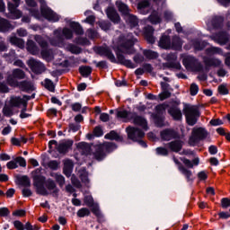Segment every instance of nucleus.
Here are the masks:
<instances>
[{"label": "nucleus", "instance_id": "nucleus-34", "mask_svg": "<svg viewBox=\"0 0 230 230\" xmlns=\"http://www.w3.org/2000/svg\"><path fill=\"white\" fill-rule=\"evenodd\" d=\"M27 51H29L31 55H39L40 49H39V47L37 44H35V41L30 40L27 41Z\"/></svg>", "mask_w": 230, "mask_h": 230}, {"label": "nucleus", "instance_id": "nucleus-9", "mask_svg": "<svg viewBox=\"0 0 230 230\" xmlns=\"http://www.w3.org/2000/svg\"><path fill=\"white\" fill-rule=\"evenodd\" d=\"M34 40L39 44V46L41 48V57L42 58L48 59L50 57L49 53V43H48V40L41 35H36L34 37Z\"/></svg>", "mask_w": 230, "mask_h": 230}, {"label": "nucleus", "instance_id": "nucleus-39", "mask_svg": "<svg viewBox=\"0 0 230 230\" xmlns=\"http://www.w3.org/2000/svg\"><path fill=\"white\" fill-rule=\"evenodd\" d=\"M79 74L83 78H88L93 74V67L90 66H82L79 67Z\"/></svg>", "mask_w": 230, "mask_h": 230}, {"label": "nucleus", "instance_id": "nucleus-5", "mask_svg": "<svg viewBox=\"0 0 230 230\" xmlns=\"http://www.w3.org/2000/svg\"><path fill=\"white\" fill-rule=\"evenodd\" d=\"M208 136H209V133L206 128H193L191 136L189 137L190 146H195V145H198V143H200V141L207 139Z\"/></svg>", "mask_w": 230, "mask_h": 230}, {"label": "nucleus", "instance_id": "nucleus-23", "mask_svg": "<svg viewBox=\"0 0 230 230\" xmlns=\"http://www.w3.org/2000/svg\"><path fill=\"white\" fill-rule=\"evenodd\" d=\"M166 109H168V114L173 118V101L158 104L155 107V111L158 112V114L159 112H163V111H166Z\"/></svg>", "mask_w": 230, "mask_h": 230}, {"label": "nucleus", "instance_id": "nucleus-43", "mask_svg": "<svg viewBox=\"0 0 230 230\" xmlns=\"http://www.w3.org/2000/svg\"><path fill=\"white\" fill-rule=\"evenodd\" d=\"M164 60L166 62L164 63V67H167L168 69L173 68V53L165 55Z\"/></svg>", "mask_w": 230, "mask_h": 230}, {"label": "nucleus", "instance_id": "nucleus-24", "mask_svg": "<svg viewBox=\"0 0 230 230\" xmlns=\"http://www.w3.org/2000/svg\"><path fill=\"white\" fill-rule=\"evenodd\" d=\"M106 15L110 19V21H111V22H114L115 24H118L121 21L118 11H116L114 7H108L106 10Z\"/></svg>", "mask_w": 230, "mask_h": 230}, {"label": "nucleus", "instance_id": "nucleus-56", "mask_svg": "<svg viewBox=\"0 0 230 230\" xmlns=\"http://www.w3.org/2000/svg\"><path fill=\"white\" fill-rule=\"evenodd\" d=\"M207 51L211 55H220L222 53V49L218 47H210L207 49Z\"/></svg>", "mask_w": 230, "mask_h": 230}, {"label": "nucleus", "instance_id": "nucleus-58", "mask_svg": "<svg viewBox=\"0 0 230 230\" xmlns=\"http://www.w3.org/2000/svg\"><path fill=\"white\" fill-rule=\"evenodd\" d=\"M190 96H197L199 94V84L192 83L190 89Z\"/></svg>", "mask_w": 230, "mask_h": 230}, {"label": "nucleus", "instance_id": "nucleus-6", "mask_svg": "<svg viewBox=\"0 0 230 230\" xmlns=\"http://www.w3.org/2000/svg\"><path fill=\"white\" fill-rule=\"evenodd\" d=\"M32 179L33 185L35 186L37 192L40 193V195H48V190L44 187V185L46 184V176L42 175V172H40V169H36L34 171Z\"/></svg>", "mask_w": 230, "mask_h": 230}, {"label": "nucleus", "instance_id": "nucleus-4", "mask_svg": "<svg viewBox=\"0 0 230 230\" xmlns=\"http://www.w3.org/2000/svg\"><path fill=\"white\" fill-rule=\"evenodd\" d=\"M181 62L187 71L191 73H202L204 71V65L193 55L184 56Z\"/></svg>", "mask_w": 230, "mask_h": 230}, {"label": "nucleus", "instance_id": "nucleus-32", "mask_svg": "<svg viewBox=\"0 0 230 230\" xmlns=\"http://www.w3.org/2000/svg\"><path fill=\"white\" fill-rule=\"evenodd\" d=\"M12 30H13V26L12 25L10 21L4 18H0V31L5 33V31H10Z\"/></svg>", "mask_w": 230, "mask_h": 230}, {"label": "nucleus", "instance_id": "nucleus-62", "mask_svg": "<svg viewBox=\"0 0 230 230\" xmlns=\"http://www.w3.org/2000/svg\"><path fill=\"white\" fill-rule=\"evenodd\" d=\"M59 163L57 160H51L48 163V167L50 170H58Z\"/></svg>", "mask_w": 230, "mask_h": 230}, {"label": "nucleus", "instance_id": "nucleus-36", "mask_svg": "<svg viewBox=\"0 0 230 230\" xmlns=\"http://www.w3.org/2000/svg\"><path fill=\"white\" fill-rule=\"evenodd\" d=\"M106 139H110L111 141H118L119 143H122L123 137L119 136L118 132L111 130L108 134L104 136Z\"/></svg>", "mask_w": 230, "mask_h": 230}, {"label": "nucleus", "instance_id": "nucleus-38", "mask_svg": "<svg viewBox=\"0 0 230 230\" xmlns=\"http://www.w3.org/2000/svg\"><path fill=\"white\" fill-rule=\"evenodd\" d=\"M69 26L75 35H84V28L78 22H71Z\"/></svg>", "mask_w": 230, "mask_h": 230}, {"label": "nucleus", "instance_id": "nucleus-40", "mask_svg": "<svg viewBox=\"0 0 230 230\" xmlns=\"http://www.w3.org/2000/svg\"><path fill=\"white\" fill-rule=\"evenodd\" d=\"M116 4L118 6L119 12H120V13H122V15H124V17L130 13V9L128 8V5H127L125 3L121 2V1H118L116 3Z\"/></svg>", "mask_w": 230, "mask_h": 230}, {"label": "nucleus", "instance_id": "nucleus-13", "mask_svg": "<svg viewBox=\"0 0 230 230\" xmlns=\"http://www.w3.org/2000/svg\"><path fill=\"white\" fill-rule=\"evenodd\" d=\"M173 152L175 154H182L183 155H188V151L184 149L182 150V146H184V141L179 139V133H177V131H173Z\"/></svg>", "mask_w": 230, "mask_h": 230}, {"label": "nucleus", "instance_id": "nucleus-20", "mask_svg": "<svg viewBox=\"0 0 230 230\" xmlns=\"http://www.w3.org/2000/svg\"><path fill=\"white\" fill-rule=\"evenodd\" d=\"M215 40L219 46H226L229 43V33L226 31H220L216 34Z\"/></svg>", "mask_w": 230, "mask_h": 230}, {"label": "nucleus", "instance_id": "nucleus-12", "mask_svg": "<svg viewBox=\"0 0 230 230\" xmlns=\"http://www.w3.org/2000/svg\"><path fill=\"white\" fill-rule=\"evenodd\" d=\"M28 66L34 75H42L46 71V66L34 58L29 59Z\"/></svg>", "mask_w": 230, "mask_h": 230}, {"label": "nucleus", "instance_id": "nucleus-59", "mask_svg": "<svg viewBox=\"0 0 230 230\" xmlns=\"http://www.w3.org/2000/svg\"><path fill=\"white\" fill-rule=\"evenodd\" d=\"M84 202L88 208H93V206H94V199L92 198V196H85Z\"/></svg>", "mask_w": 230, "mask_h": 230}, {"label": "nucleus", "instance_id": "nucleus-14", "mask_svg": "<svg viewBox=\"0 0 230 230\" xmlns=\"http://www.w3.org/2000/svg\"><path fill=\"white\" fill-rule=\"evenodd\" d=\"M40 13L42 17L47 19V21H51L52 22H58L60 21L58 14L49 8L42 7Z\"/></svg>", "mask_w": 230, "mask_h": 230}, {"label": "nucleus", "instance_id": "nucleus-2", "mask_svg": "<svg viewBox=\"0 0 230 230\" xmlns=\"http://www.w3.org/2000/svg\"><path fill=\"white\" fill-rule=\"evenodd\" d=\"M183 114L187 125H189V127H195L199 121V118H200V110L198 105L184 103Z\"/></svg>", "mask_w": 230, "mask_h": 230}, {"label": "nucleus", "instance_id": "nucleus-30", "mask_svg": "<svg viewBox=\"0 0 230 230\" xmlns=\"http://www.w3.org/2000/svg\"><path fill=\"white\" fill-rule=\"evenodd\" d=\"M165 146L166 147H157L155 149L157 155L166 156L168 155V150L170 152H173V141H171Z\"/></svg>", "mask_w": 230, "mask_h": 230}, {"label": "nucleus", "instance_id": "nucleus-47", "mask_svg": "<svg viewBox=\"0 0 230 230\" xmlns=\"http://www.w3.org/2000/svg\"><path fill=\"white\" fill-rule=\"evenodd\" d=\"M18 181L23 188H30L31 186V181H30V178L26 175L20 177Z\"/></svg>", "mask_w": 230, "mask_h": 230}, {"label": "nucleus", "instance_id": "nucleus-27", "mask_svg": "<svg viewBox=\"0 0 230 230\" xmlns=\"http://www.w3.org/2000/svg\"><path fill=\"white\" fill-rule=\"evenodd\" d=\"M131 119H133V123L137 127H142L144 130H146V128H148V122H146V119H145L143 116L133 115L131 117Z\"/></svg>", "mask_w": 230, "mask_h": 230}, {"label": "nucleus", "instance_id": "nucleus-57", "mask_svg": "<svg viewBox=\"0 0 230 230\" xmlns=\"http://www.w3.org/2000/svg\"><path fill=\"white\" fill-rule=\"evenodd\" d=\"M111 22L102 21L99 22V27L102 29L104 31H109L111 30Z\"/></svg>", "mask_w": 230, "mask_h": 230}, {"label": "nucleus", "instance_id": "nucleus-7", "mask_svg": "<svg viewBox=\"0 0 230 230\" xmlns=\"http://www.w3.org/2000/svg\"><path fill=\"white\" fill-rule=\"evenodd\" d=\"M26 78V72L21 68H14L11 75L7 76V84L10 87L19 84L17 80H24Z\"/></svg>", "mask_w": 230, "mask_h": 230}, {"label": "nucleus", "instance_id": "nucleus-17", "mask_svg": "<svg viewBox=\"0 0 230 230\" xmlns=\"http://www.w3.org/2000/svg\"><path fill=\"white\" fill-rule=\"evenodd\" d=\"M173 161L175 164H178V169L179 171L182 173V175L185 176V179L187 180V182H193L194 179L193 177V172H191L190 170L186 169L184 165L177 160V158H173Z\"/></svg>", "mask_w": 230, "mask_h": 230}, {"label": "nucleus", "instance_id": "nucleus-25", "mask_svg": "<svg viewBox=\"0 0 230 230\" xmlns=\"http://www.w3.org/2000/svg\"><path fill=\"white\" fill-rule=\"evenodd\" d=\"M77 150L81 154V155H91L93 154V149L91 148V145L86 142H79L77 144Z\"/></svg>", "mask_w": 230, "mask_h": 230}, {"label": "nucleus", "instance_id": "nucleus-1", "mask_svg": "<svg viewBox=\"0 0 230 230\" xmlns=\"http://www.w3.org/2000/svg\"><path fill=\"white\" fill-rule=\"evenodd\" d=\"M136 42H137V39L134 37L132 32L121 34L117 40V59L112 53V49L109 47H99L98 53L101 57H106L112 64H120V66H125L128 69H136V65L132 63L130 59L125 58V56L122 54L134 55L136 52V50H134Z\"/></svg>", "mask_w": 230, "mask_h": 230}, {"label": "nucleus", "instance_id": "nucleus-11", "mask_svg": "<svg viewBox=\"0 0 230 230\" xmlns=\"http://www.w3.org/2000/svg\"><path fill=\"white\" fill-rule=\"evenodd\" d=\"M13 3L8 2L7 8L9 10V13H11V17L13 19H21L22 17V12L18 10L19 4H21V0H13Z\"/></svg>", "mask_w": 230, "mask_h": 230}, {"label": "nucleus", "instance_id": "nucleus-41", "mask_svg": "<svg viewBox=\"0 0 230 230\" xmlns=\"http://www.w3.org/2000/svg\"><path fill=\"white\" fill-rule=\"evenodd\" d=\"M50 177L55 179L59 188H64V184H66V178L62 174H59L58 172H51Z\"/></svg>", "mask_w": 230, "mask_h": 230}, {"label": "nucleus", "instance_id": "nucleus-22", "mask_svg": "<svg viewBox=\"0 0 230 230\" xmlns=\"http://www.w3.org/2000/svg\"><path fill=\"white\" fill-rule=\"evenodd\" d=\"M13 87H19L21 91L23 93H31L35 91V87L33 86V83L31 81L23 80L18 83V84H14Z\"/></svg>", "mask_w": 230, "mask_h": 230}, {"label": "nucleus", "instance_id": "nucleus-42", "mask_svg": "<svg viewBox=\"0 0 230 230\" xmlns=\"http://www.w3.org/2000/svg\"><path fill=\"white\" fill-rule=\"evenodd\" d=\"M160 136L163 141H170L171 139H173V129H164L161 131Z\"/></svg>", "mask_w": 230, "mask_h": 230}, {"label": "nucleus", "instance_id": "nucleus-35", "mask_svg": "<svg viewBox=\"0 0 230 230\" xmlns=\"http://www.w3.org/2000/svg\"><path fill=\"white\" fill-rule=\"evenodd\" d=\"M45 186L47 190H49V191H52L54 195H58V189L57 188V183L55 182V181L48 179L45 181Z\"/></svg>", "mask_w": 230, "mask_h": 230}, {"label": "nucleus", "instance_id": "nucleus-54", "mask_svg": "<svg viewBox=\"0 0 230 230\" xmlns=\"http://www.w3.org/2000/svg\"><path fill=\"white\" fill-rule=\"evenodd\" d=\"M158 98L160 102H164V100H168V98H172V93H170V91H162V93L158 94Z\"/></svg>", "mask_w": 230, "mask_h": 230}, {"label": "nucleus", "instance_id": "nucleus-19", "mask_svg": "<svg viewBox=\"0 0 230 230\" xmlns=\"http://www.w3.org/2000/svg\"><path fill=\"white\" fill-rule=\"evenodd\" d=\"M205 64V71H209L210 67H220L222 65V60L217 58H205L203 59Z\"/></svg>", "mask_w": 230, "mask_h": 230}, {"label": "nucleus", "instance_id": "nucleus-10", "mask_svg": "<svg viewBox=\"0 0 230 230\" xmlns=\"http://www.w3.org/2000/svg\"><path fill=\"white\" fill-rule=\"evenodd\" d=\"M158 48L160 49H172L173 48V41H172V37L170 36V32H164L159 40H158Z\"/></svg>", "mask_w": 230, "mask_h": 230}, {"label": "nucleus", "instance_id": "nucleus-64", "mask_svg": "<svg viewBox=\"0 0 230 230\" xmlns=\"http://www.w3.org/2000/svg\"><path fill=\"white\" fill-rule=\"evenodd\" d=\"M221 207L223 209H227V208H230V199L229 198H223L221 199Z\"/></svg>", "mask_w": 230, "mask_h": 230}, {"label": "nucleus", "instance_id": "nucleus-60", "mask_svg": "<svg viewBox=\"0 0 230 230\" xmlns=\"http://www.w3.org/2000/svg\"><path fill=\"white\" fill-rule=\"evenodd\" d=\"M142 67L144 69V72L148 73L149 75H152V73L154 72V66H152V64L144 63L142 65Z\"/></svg>", "mask_w": 230, "mask_h": 230}, {"label": "nucleus", "instance_id": "nucleus-15", "mask_svg": "<svg viewBox=\"0 0 230 230\" xmlns=\"http://www.w3.org/2000/svg\"><path fill=\"white\" fill-rule=\"evenodd\" d=\"M28 100H30V96L24 95L23 98L21 97H13L10 100L11 107H22L24 111H26L28 107Z\"/></svg>", "mask_w": 230, "mask_h": 230}, {"label": "nucleus", "instance_id": "nucleus-55", "mask_svg": "<svg viewBox=\"0 0 230 230\" xmlns=\"http://www.w3.org/2000/svg\"><path fill=\"white\" fill-rule=\"evenodd\" d=\"M217 91L219 93V94H221L222 96H226L227 94H229V89H227V86L226 84H220L217 87Z\"/></svg>", "mask_w": 230, "mask_h": 230}, {"label": "nucleus", "instance_id": "nucleus-44", "mask_svg": "<svg viewBox=\"0 0 230 230\" xmlns=\"http://www.w3.org/2000/svg\"><path fill=\"white\" fill-rule=\"evenodd\" d=\"M173 49L174 51H181L182 49V40L177 35L173 36Z\"/></svg>", "mask_w": 230, "mask_h": 230}, {"label": "nucleus", "instance_id": "nucleus-29", "mask_svg": "<svg viewBox=\"0 0 230 230\" xmlns=\"http://www.w3.org/2000/svg\"><path fill=\"white\" fill-rule=\"evenodd\" d=\"M137 8L140 13L146 15L148 13V8H150V0H138L137 4Z\"/></svg>", "mask_w": 230, "mask_h": 230}, {"label": "nucleus", "instance_id": "nucleus-26", "mask_svg": "<svg viewBox=\"0 0 230 230\" xmlns=\"http://www.w3.org/2000/svg\"><path fill=\"white\" fill-rule=\"evenodd\" d=\"M124 20L126 21V24L131 29L137 28V26H139V19L137 18V16L130 13L124 16Z\"/></svg>", "mask_w": 230, "mask_h": 230}, {"label": "nucleus", "instance_id": "nucleus-48", "mask_svg": "<svg viewBox=\"0 0 230 230\" xmlns=\"http://www.w3.org/2000/svg\"><path fill=\"white\" fill-rule=\"evenodd\" d=\"M173 120L174 121H182V111L179 107L173 109Z\"/></svg>", "mask_w": 230, "mask_h": 230}, {"label": "nucleus", "instance_id": "nucleus-37", "mask_svg": "<svg viewBox=\"0 0 230 230\" xmlns=\"http://www.w3.org/2000/svg\"><path fill=\"white\" fill-rule=\"evenodd\" d=\"M148 19L151 24H161L163 22V19L157 11H153Z\"/></svg>", "mask_w": 230, "mask_h": 230}, {"label": "nucleus", "instance_id": "nucleus-8", "mask_svg": "<svg viewBox=\"0 0 230 230\" xmlns=\"http://www.w3.org/2000/svg\"><path fill=\"white\" fill-rule=\"evenodd\" d=\"M126 132L128 134V137L136 143V141H139L145 137V131L139 128L128 126L126 128Z\"/></svg>", "mask_w": 230, "mask_h": 230}, {"label": "nucleus", "instance_id": "nucleus-16", "mask_svg": "<svg viewBox=\"0 0 230 230\" xmlns=\"http://www.w3.org/2000/svg\"><path fill=\"white\" fill-rule=\"evenodd\" d=\"M13 227L16 230H39L40 229V226H39V225H31V223L30 221H28L27 223L22 224V222H21L20 220H15L13 221Z\"/></svg>", "mask_w": 230, "mask_h": 230}, {"label": "nucleus", "instance_id": "nucleus-33", "mask_svg": "<svg viewBox=\"0 0 230 230\" xmlns=\"http://www.w3.org/2000/svg\"><path fill=\"white\" fill-rule=\"evenodd\" d=\"M143 56L146 60H157L159 58V53L152 49H144Z\"/></svg>", "mask_w": 230, "mask_h": 230}, {"label": "nucleus", "instance_id": "nucleus-31", "mask_svg": "<svg viewBox=\"0 0 230 230\" xmlns=\"http://www.w3.org/2000/svg\"><path fill=\"white\" fill-rule=\"evenodd\" d=\"M73 168H75V164H73V161L66 160L64 163V167H63L64 175H66V177H71V173H73Z\"/></svg>", "mask_w": 230, "mask_h": 230}, {"label": "nucleus", "instance_id": "nucleus-53", "mask_svg": "<svg viewBox=\"0 0 230 230\" xmlns=\"http://www.w3.org/2000/svg\"><path fill=\"white\" fill-rule=\"evenodd\" d=\"M75 43L78 46H88L90 41L87 38L77 37L75 39Z\"/></svg>", "mask_w": 230, "mask_h": 230}, {"label": "nucleus", "instance_id": "nucleus-45", "mask_svg": "<svg viewBox=\"0 0 230 230\" xmlns=\"http://www.w3.org/2000/svg\"><path fill=\"white\" fill-rule=\"evenodd\" d=\"M66 49H68L73 55H80V53H82V49L73 43H69Z\"/></svg>", "mask_w": 230, "mask_h": 230}, {"label": "nucleus", "instance_id": "nucleus-21", "mask_svg": "<svg viewBox=\"0 0 230 230\" xmlns=\"http://www.w3.org/2000/svg\"><path fill=\"white\" fill-rule=\"evenodd\" d=\"M73 140H63L58 145L57 150L59 154H67L73 148Z\"/></svg>", "mask_w": 230, "mask_h": 230}, {"label": "nucleus", "instance_id": "nucleus-46", "mask_svg": "<svg viewBox=\"0 0 230 230\" xmlns=\"http://www.w3.org/2000/svg\"><path fill=\"white\" fill-rule=\"evenodd\" d=\"M154 121L155 125H156L159 128L164 127V117L160 115L159 113H156L154 115Z\"/></svg>", "mask_w": 230, "mask_h": 230}, {"label": "nucleus", "instance_id": "nucleus-49", "mask_svg": "<svg viewBox=\"0 0 230 230\" xmlns=\"http://www.w3.org/2000/svg\"><path fill=\"white\" fill-rule=\"evenodd\" d=\"M192 48L195 51H202L204 48H206V45H204V43H201L199 40H193Z\"/></svg>", "mask_w": 230, "mask_h": 230}, {"label": "nucleus", "instance_id": "nucleus-50", "mask_svg": "<svg viewBox=\"0 0 230 230\" xmlns=\"http://www.w3.org/2000/svg\"><path fill=\"white\" fill-rule=\"evenodd\" d=\"M76 215L79 218H84V217H89L91 215V210L87 208H82L77 211Z\"/></svg>", "mask_w": 230, "mask_h": 230}, {"label": "nucleus", "instance_id": "nucleus-63", "mask_svg": "<svg viewBox=\"0 0 230 230\" xmlns=\"http://www.w3.org/2000/svg\"><path fill=\"white\" fill-rule=\"evenodd\" d=\"M13 217H19L20 218H22L23 217H26V210L24 209H17L13 212Z\"/></svg>", "mask_w": 230, "mask_h": 230}, {"label": "nucleus", "instance_id": "nucleus-18", "mask_svg": "<svg viewBox=\"0 0 230 230\" xmlns=\"http://www.w3.org/2000/svg\"><path fill=\"white\" fill-rule=\"evenodd\" d=\"M143 31L144 39L146 40L147 44H155V36H154V31H155V30L154 27L150 25L146 26L144 27Z\"/></svg>", "mask_w": 230, "mask_h": 230}, {"label": "nucleus", "instance_id": "nucleus-61", "mask_svg": "<svg viewBox=\"0 0 230 230\" xmlns=\"http://www.w3.org/2000/svg\"><path fill=\"white\" fill-rule=\"evenodd\" d=\"M93 136H95V137H102V136H103V129L102 128V127L96 126L93 128Z\"/></svg>", "mask_w": 230, "mask_h": 230}, {"label": "nucleus", "instance_id": "nucleus-3", "mask_svg": "<svg viewBox=\"0 0 230 230\" xmlns=\"http://www.w3.org/2000/svg\"><path fill=\"white\" fill-rule=\"evenodd\" d=\"M116 148H118V146L112 142H104L97 145L95 146L93 157L96 161H103L107 157V154H112Z\"/></svg>", "mask_w": 230, "mask_h": 230}, {"label": "nucleus", "instance_id": "nucleus-51", "mask_svg": "<svg viewBox=\"0 0 230 230\" xmlns=\"http://www.w3.org/2000/svg\"><path fill=\"white\" fill-rule=\"evenodd\" d=\"M44 82H45L44 83L45 89H47L50 93H55V84H53V81L47 78V79H45Z\"/></svg>", "mask_w": 230, "mask_h": 230}, {"label": "nucleus", "instance_id": "nucleus-28", "mask_svg": "<svg viewBox=\"0 0 230 230\" xmlns=\"http://www.w3.org/2000/svg\"><path fill=\"white\" fill-rule=\"evenodd\" d=\"M224 16L214 15L211 19V24L214 30H222V28H224Z\"/></svg>", "mask_w": 230, "mask_h": 230}, {"label": "nucleus", "instance_id": "nucleus-52", "mask_svg": "<svg viewBox=\"0 0 230 230\" xmlns=\"http://www.w3.org/2000/svg\"><path fill=\"white\" fill-rule=\"evenodd\" d=\"M62 35L66 39V40H71L73 39V31L71 29L65 27L62 30Z\"/></svg>", "mask_w": 230, "mask_h": 230}]
</instances>
